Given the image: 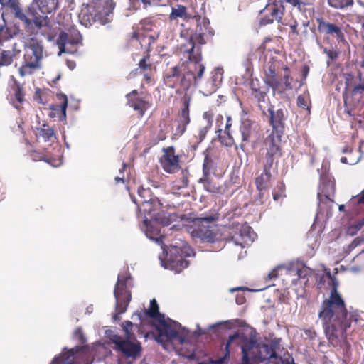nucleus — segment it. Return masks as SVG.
Here are the masks:
<instances>
[{
  "label": "nucleus",
  "mask_w": 364,
  "mask_h": 364,
  "mask_svg": "<svg viewBox=\"0 0 364 364\" xmlns=\"http://www.w3.org/2000/svg\"><path fill=\"white\" fill-rule=\"evenodd\" d=\"M206 43L202 33H196L189 38L188 45H182L181 50L186 54L188 61L181 66L171 68L164 77V84L176 89L180 93L187 91L193 84H197L203 76L205 67L202 63L201 46Z\"/></svg>",
  "instance_id": "f257e3e1"
},
{
  "label": "nucleus",
  "mask_w": 364,
  "mask_h": 364,
  "mask_svg": "<svg viewBox=\"0 0 364 364\" xmlns=\"http://www.w3.org/2000/svg\"><path fill=\"white\" fill-rule=\"evenodd\" d=\"M318 315L327 339L334 347L338 345L339 337L350 327L352 321L358 320L356 315L348 312L345 301L335 289L322 301Z\"/></svg>",
  "instance_id": "f03ea898"
},
{
  "label": "nucleus",
  "mask_w": 364,
  "mask_h": 364,
  "mask_svg": "<svg viewBox=\"0 0 364 364\" xmlns=\"http://www.w3.org/2000/svg\"><path fill=\"white\" fill-rule=\"evenodd\" d=\"M73 337L82 346H76L68 349L64 348L62 352L55 356L50 364H92L94 360V353L87 345L86 337L81 327L77 328Z\"/></svg>",
  "instance_id": "7ed1b4c3"
},
{
  "label": "nucleus",
  "mask_w": 364,
  "mask_h": 364,
  "mask_svg": "<svg viewBox=\"0 0 364 364\" xmlns=\"http://www.w3.org/2000/svg\"><path fill=\"white\" fill-rule=\"evenodd\" d=\"M132 38L139 41L141 47L146 46V54L141 58L138 63L136 72L143 75L144 80L147 84H154V77L156 67L151 60L150 52L152 50V44L155 43L156 38L152 35H144L134 31Z\"/></svg>",
  "instance_id": "20e7f679"
},
{
  "label": "nucleus",
  "mask_w": 364,
  "mask_h": 364,
  "mask_svg": "<svg viewBox=\"0 0 364 364\" xmlns=\"http://www.w3.org/2000/svg\"><path fill=\"white\" fill-rule=\"evenodd\" d=\"M132 287V277L129 272H125L118 275L114 289L117 311V313L113 316L114 320H120L119 315L127 311L129 304L132 300L130 289Z\"/></svg>",
  "instance_id": "39448f33"
},
{
  "label": "nucleus",
  "mask_w": 364,
  "mask_h": 364,
  "mask_svg": "<svg viewBox=\"0 0 364 364\" xmlns=\"http://www.w3.org/2000/svg\"><path fill=\"white\" fill-rule=\"evenodd\" d=\"M107 336L115 345L114 349L125 357L136 359L141 355V345L136 339H124L112 331L107 332Z\"/></svg>",
  "instance_id": "423d86ee"
},
{
  "label": "nucleus",
  "mask_w": 364,
  "mask_h": 364,
  "mask_svg": "<svg viewBox=\"0 0 364 364\" xmlns=\"http://www.w3.org/2000/svg\"><path fill=\"white\" fill-rule=\"evenodd\" d=\"M43 46L41 43L35 38H31L28 46V49L24 55V62L19 68V74L23 77L27 74H31L29 69H36L40 68V61L43 58Z\"/></svg>",
  "instance_id": "0eeeda50"
},
{
  "label": "nucleus",
  "mask_w": 364,
  "mask_h": 364,
  "mask_svg": "<svg viewBox=\"0 0 364 364\" xmlns=\"http://www.w3.org/2000/svg\"><path fill=\"white\" fill-rule=\"evenodd\" d=\"M138 194L141 198V200L139 202L141 210L144 212V213L148 214L150 218H154L155 220L159 222L163 225H168L171 223V219L169 217H166L165 215L161 216L160 213H156V208H154V206L160 205V203L156 200H153L149 198L150 197V190L144 188L143 187H139L138 188Z\"/></svg>",
  "instance_id": "6e6552de"
},
{
  "label": "nucleus",
  "mask_w": 364,
  "mask_h": 364,
  "mask_svg": "<svg viewBox=\"0 0 364 364\" xmlns=\"http://www.w3.org/2000/svg\"><path fill=\"white\" fill-rule=\"evenodd\" d=\"M156 328L158 331L156 341L159 343L171 342L177 338L180 343H183L184 339L179 337L178 327L180 324L170 318L165 317L156 321Z\"/></svg>",
  "instance_id": "1a4fd4ad"
},
{
  "label": "nucleus",
  "mask_w": 364,
  "mask_h": 364,
  "mask_svg": "<svg viewBox=\"0 0 364 364\" xmlns=\"http://www.w3.org/2000/svg\"><path fill=\"white\" fill-rule=\"evenodd\" d=\"M262 150L264 154L259 160L262 169L272 171L275 159L282 155L279 140L274 139L272 136H267L263 141Z\"/></svg>",
  "instance_id": "9d476101"
},
{
  "label": "nucleus",
  "mask_w": 364,
  "mask_h": 364,
  "mask_svg": "<svg viewBox=\"0 0 364 364\" xmlns=\"http://www.w3.org/2000/svg\"><path fill=\"white\" fill-rule=\"evenodd\" d=\"M282 82L277 77L276 67L273 63H269L264 70V82L274 90L286 91L292 90V77L289 73H284Z\"/></svg>",
  "instance_id": "9b49d317"
},
{
  "label": "nucleus",
  "mask_w": 364,
  "mask_h": 364,
  "mask_svg": "<svg viewBox=\"0 0 364 364\" xmlns=\"http://www.w3.org/2000/svg\"><path fill=\"white\" fill-rule=\"evenodd\" d=\"M284 12V6L282 1H274L268 4L264 9L261 10L260 26H266L272 23L274 21L283 23L282 21Z\"/></svg>",
  "instance_id": "f8f14e48"
},
{
  "label": "nucleus",
  "mask_w": 364,
  "mask_h": 364,
  "mask_svg": "<svg viewBox=\"0 0 364 364\" xmlns=\"http://www.w3.org/2000/svg\"><path fill=\"white\" fill-rule=\"evenodd\" d=\"M269 114V123L272 131L267 136H272L274 139H278L281 142V137L284 134L286 117L283 109H279L274 111V106L270 105L267 109Z\"/></svg>",
  "instance_id": "ddd939ff"
},
{
  "label": "nucleus",
  "mask_w": 364,
  "mask_h": 364,
  "mask_svg": "<svg viewBox=\"0 0 364 364\" xmlns=\"http://www.w3.org/2000/svg\"><path fill=\"white\" fill-rule=\"evenodd\" d=\"M164 154L160 159V164L164 171L168 173H175L179 171V156L175 154V148L172 146L163 149Z\"/></svg>",
  "instance_id": "4468645a"
},
{
  "label": "nucleus",
  "mask_w": 364,
  "mask_h": 364,
  "mask_svg": "<svg viewBox=\"0 0 364 364\" xmlns=\"http://www.w3.org/2000/svg\"><path fill=\"white\" fill-rule=\"evenodd\" d=\"M259 127L254 121L245 119L241 122L240 132L242 136V143L240 146L242 149L252 139H257L259 137Z\"/></svg>",
  "instance_id": "2eb2a0df"
},
{
  "label": "nucleus",
  "mask_w": 364,
  "mask_h": 364,
  "mask_svg": "<svg viewBox=\"0 0 364 364\" xmlns=\"http://www.w3.org/2000/svg\"><path fill=\"white\" fill-rule=\"evenodd\" d=\"M66 29L68 33L65 31L60 32L56 40L60 53H65V45L67 43L71 45H77L80 43L82 40L80 33L75 26H70Z\"/></svg>",
  "instance_id": "dca6fc26"
},
{
  "label": "nucleus",
  "mask_w": 364,
  "mask_h": 364,
  "mask_svg": "<svg viewBox=\"0 0 364 364\" xmlns=\"http://www.w3.org/2000/svg\"><path fill=\"white\" fill-rule=\"evenodd\" d=\"M320 191L318 193V198L323 202V198L330 202H333L336 192V183L333 178L329 176H321Z\"/></svg>",
  "instance_id": "f3484780"
},
{
  "label": "nucleus",
  "mask_w": 364,
  "mask_h": 364,
  "mask_svg": "<svg viewBox=\"0 0 364 364\" xmlns=\"http://www.w3.org/2000/svg\"><path fill=\"white\" fill-rule=\"evenodd\" d=\"M126 98L127 100V105L136 111L140 117H142L150 107V104L144 97L139 96L136 90L127 94Z\"/></svg>",
  "instance_id": "a211bd4d"
},
{
  "label": "nucleus",
  "mask_w": 364,
  "mask_h": 364,
  "mask_svg": "<svg viewBox=\"0 0 364 364\" xmlns=\"http://www.w3.org/2000/svg\"><path fill=\"white\" fill-rule=\"evenodd\" d=\"M250 87L252 96L256 100L259 109L264 113L262 104L266 103L267 100H268L267 90L262 89L263 87L261 86L260 82L257 78L251 79Z\"/></svg>",
  "instance_id": "6ab92c4d"
},
{
  "label": "nucleus",
  "mask_w": 364,
  "mask_h": 364,
  "mask_svg": "<svg viewBox=\"0 0 364 364\" xmlns=\"http://www.w3.org/2000/svg\"><path fill=\"white\" fill-rule=\"evenodd\" d=\"M215 220V218L212 216L196 218L193 222L196 228L191 231L192 236L202 240L203 234L204 235L209 228H214Z\"/></svg>",
  "instance_id": "aec40b11"
},
{
  "label": "nucleus",
  "mask_w": 364,
  "mask_h": 364,
  "mask_svg": "<svg viewBox=\"0 0 364 364\" xmlns=\"http://www.w3.org/2000/svg\"><path fill=\"white\" fill-rule=\"evenodd\" d=\"M58 100L60 102L59 105H53L50 106V112L49 117L51 118L58 117L61 121L66 119V109L68 107L67 96L63 93L56 95Z\"/></svg>",
  "instance_id": "412c9836"
},
{
  "label": "nucleus",
  "mask_w": 364,
  "mask_h": 364,
  "mask_svg": "<svg viewBox=\"0 0 364 364\" xmlns=\"http://www.w3.org/2000/svg\"><path fill=\"white\" fill-rule=\"evenodd\" d=\"M193 18L197 21V28H196L195 33H189V31L188 29H183V30H181V33H180L181 37L188 38V42L185 45L188 44L190 37L192 35H194L196 33H202L203 37L204 38V33L202 32L201 24H203L205 31L208 33V34L210 36H213L214 35V30L210 26V21L208 18H204L201 21V17L200 16H194Z\"/></svg>",
  "instance_id": "4be33fe9"
},
{
  "label": "nucleus",
  "mask_w": 364,
  "mask_h": 364,
  "mask_svg": "<svg viewBox=\"0 0 364 364\" xmlns=\"http://www.w3.org/2000/svg\"><path fill=\"white\" fill-rule=\"evenodd\" d=\"M318 30L320 33L334 36L338 40H343L344 35L339 26L334 23L318 18Z\"/></svg>",
  "instance_id": "5701e85b"
},
{
  "label": "nucleus",
  "mask_w": 364,
  "mask_h": 364,
  "mask_svg": "<svg viewBox=\"0 0 364 364\" xmlns=\"http://www.w3.org/2000/svg\"><path fill=\"white\" fill-rule=\"evenodd\" d=\"M255 183L258 191H267L271 186L272 178V171L262 169L260 173L257 171Z\"/></svg>",
  "instance_id": "b1692460"
},
{
  "label": "nucleus",
  "mask_w": 364,
  "mask_h": 364,
  "mask_svg": "<svg viewBox=\"0 0 364 364\" xmlns=\"http://www.w3.org/2000/svg\"><path fill=\"white\" fill-rule=\"evenodd\" d=\"M35 135L36 137H41L45 142L53 141L56 139L55 129L46 122L36 128Z\"/></svg>",
  "instance_id": "393cba45"
},
{
  "label": "nucleus",
  "mask_w": 364,
  "mask_h": 364,
  "mask_svg": "<svg viewBox=\"0 0 364 364\" xmlns=\"http://www.w3.org/2000/svg\"><path fill=\"white\" fill-rule=\"evenodd\" d=\"M182 101H183V107L178 112L176 119L178 120L179 122H183L189 124V123L191 122L190 113H189L190 112L189 107H190L191 97L186 94L183 97Z\"/></svg>",
  "instance_id": "a878e982"
},
{
  "label": "nucleus",
  "mask_w": 364,
  "mask_h": 364,
  "mask_svg": "<svg viewBox=\"0 0 364 364\" xmlns=\"http://www.w3.org/2000/svg\"><path fill=\"white\" fill-rule=\"evenodd\" d=\"M243 344L241 346L242 355H247L248 357H251L252 350L257 347V340L255 338H247L243 333H240V337Z\"/></svg>",
  "instance_id": "bb28decb"
},
{
  "label": "nucleus",
  "mask_w": 364,
  "mask_h": 364,
  "mask_svg": "<svg viewBox=\"0 0 364 364\" xmlns=\"http://www.w3.org/2000/svg\"><path fill=\"white\" fill-rule=\"evenodd\" d=\"M40 11L45 14H51L58 8V0H33Z\"/></svg>",
  "instance_id": "cd10ccee"
},
{
  "label": "nucleus",
  "mask_w": 364,
  "mask_h": 364,
  "mask_svg": "<svg viewBox=\"0 0 364 364\" xmlns=\"http://www.w3.org/2000/svg\"><path fill=\"white\" fill-rule=\"evenodd\" d=\"M177 18H181L187 21L191 18H194L193 16L188 14L186 7L181 4L177 5L176 7L172 8L169 15L171 20H175Z\"/></svg>",
  "instance_id": "c85d7f7f"
},
{
  "label": "nucleus",
  "mask_w": 364,
  "mask_h": 364,
  "mask_svg": "<svg viewBox=\"0 0 364 364\" xmlns=\"http://www.w3.org/2000/svg\"><path fill=\"white\" fill-rule=\"evenodd\" d=\"M29 154L31 158L35 161H44L53 166H58L60 164L58 159L46 155L43 153L39 152L38 151H30Z\"/></svg>",
  "instance_id": "c756f323"
},
{
  "label": "nucleus",
  "mask_w": 364,
  "mask_h": 364,
  "mask_svg": "<svg viewBox=\"0 0 364 364\" xmlns=\"http://www.w3.org/2000/svg\"><path fill=\"white\" fill-rule=\"evenodd\" d=\"M198 182L202 183L204 189L210 193H218L220 192V187L213 181L210 174L203 175Z\"/></svg>",
  "instance_id": "7c9ffc66"
},
{
  "label": "nucleus",
  "mask_w": 364,
  "mask_h": 364,
  "mask_svg": "<svg viewBox=\"0 0 364 364\" xmlns=\"http://www.w3.org/2000/svg\"><path fill=\"white\" fill-rule=\"evenodd\" d=\"M145 314L147 316L153 318L156 321L164 318V315L161 314L159 310V305L155 299L150 301V306L148 309L145 310Z\"/></svg>",
  "instance_id": "2f4dec72"
},
{
  "label": "nucleus",
  "mask_w": 364,
  "mask_h": 364,
  "mask_svg": "<svg viewBox=\"0 0 364 364\" xmlns=\"http://www.w3.org/2000/svg\"><path fill=\"white\" fill-rule=\"evenodd\" d=\"M240 337V333L235 332V333L230 335L228 337V340L225 344V353L223 357H221L215 360H214L213 363L214 364H224L226 360L229 358L230 356V347L231 343L236 339H238Z\"/></svg>",
  "instance_id": "473e14b6"
},
{
  "label": "nucleus",
  "mask_w": 364,
  "mask_h": 364,
  "mask_svg": "<svg viewBox=\"0 0 364 364\" xmlns=\"http://www.w3.org/2000/svg\"><path fill=\"white\" fill-rule=\"evenodd\" d=\"M283 25L289 26L290 28V31L289 32V40L293 41L294 43H301V38L300 36V33L298 29V22L296 21H294L291 23H282Z\"/></svg>",
  "instance_id": "72a5a7b5"
},
{
  "label": "nucleus",
  "mask_w": 364,
  "mask_h": 364,
  "mask_svg": "<svg viewBox=\"0 0 364 364\" xmlns=\"http://www.w3.org/2000/svg\"><path fill=\"white\" fill-rule=\"evenodd\" d=\"M122 328L125 333V338L124 339H132L134 340L136 339L134 335V328H137L138 326L136 324H134L130 321H126L122 323Z\"/></svg>",
  "instance_id": "f704fd0d"
},
{
  "label": "nucleus",
  "mask_w": 364,
  "mask_h": 364,
  "mask_svg": "<svg viewBox=\"0 0 364 364\" xmlns=\"http://www.w3.org/2000/svg\"><path fill=\"white\" fill-rule=\"evenodd\" d=\"M14 92V95L18 105L22 104L24 102V92L23 86L16 80L14 82L11 87Z\"/></svg>",
  "instance_id": "c9c22d12"
},
{
  "label": "nucleus",
  "mask_w": 364,
  "mask_h": 364,
  "mask_svg": "<svg viewBox=\"0 0 364 364\" xmlns=\"http://www.w3.org/2000/svg\"><path fill=\"white\" fill-rule=\"evenodd\" d=\"M181 177L174 181V187L177 189L187 188L189 183V172L188 170H182Z\"/></svg>",
  "instance_id": "e433bc0d"
},
{
  "label": "nucleus",
  "mask_w": 364,
  "mask_h": 364,
  "mask_svg": "<svg viewBox=\"0 0 364 364\" xmlns=\"http://www.w3.org/2000/svg\"><path fill=\"white\" fill-rule=\"evenodd\" d=\"M328 4L336 9H343L353 5L354 0H326Z\"/></svg>",
  "instance_id": "4c0bfd02"
},
{
  "label": "nucleus",
  "mask_w": 364,
  "mask_h": 364,
  "mask_svg": "<svg viewBox=\"0 0 364 364\" xmlns=\"http://www.w3.org/2000/svg\"><path fill=\"white\" fill-rule=\"evenodd\" d=\"M223 69L216 68L212 73L211 76V90H215L218 86L220 85L223 79Z\"/></svg>",
  "instance_id": "58836bf2"
},
{
  "label": "nucleus",
  "mask_w": 364,
  "mask_h": 364,
  "mask_svg": "<svg viewBox=\"0 0 364 364\" xmlns=\"http://www.w3.org/2000/svg\"><path fill=\"white\" fill-rule=\"evenodd\" d=\"M176 122L177 123L175 132H173L171 135V139L172 140H176L180 136H181L186 132L187 126L188 124L185 123L183 122H179L178 120L176 119Z\"/></svg>",
  "instance_id": "ea45409f"
},
{
  "label": "nucleus",
  "mask_w": 364,
  "mask_h": 364,
  "mask_svg": "<svg viewBox=\"0 0 364 364\" xmlns=\"http://www.w3.org/2000/svg\"><path fill=\"white\" fill-rule=\"evenodd\" d=\"M214 166L213 160L206 154L204 157L203 164V175H209L211 173Z\"/></svg>",
  "instance_id": "a19ab883"
},
{
  "label": "nucleus",
  "mask_w": 364,
  "mask_h": 364,
  "mask_svg": "<svg viewBox=\"0 0 364 364\" xmlns=\"http://www.w3.org/2000/svg\"><path fill=\"white\" fill-rule=\"evenodd\" d=\"M203 236L202 241L210 243L215 242L217 240V233L215 232V227L209 228L204 235L203 234Z\"/></svg>",
  "instance_id": "79ce46f5"
},
{
  "label": "nucleus",
  "mask_w": 364,
  "mask_h": 364,
  "mask_svg": "<svg viewBox=\"0 0 364 364\" xmlns=\"http://www.w3.org/2000/svg\"><path fill=\"white\" fill-rule=\"evenodd\" d=\"M352 97L358 96V100L364 97V82H360L355 85L351 92Z\"/></svg>",
  "instance_id": "37998d69"
},
{
  "label": "nucleus",
  "mask_w": 364,
  "mask_h": 364,
  "mask_svg": "<svg viewBox=\"0 0 364 364\" xmlns=\"http://www.w3.org/2000/svg\"><path fill=\"white\" fill-rule=\"evenodd\" d=\"M222 132L221 129H219L217 132H218V136L219 138V141L223 145L225 146H232L235 144V140L231 139L230 137H228L226 135H221L220 133Z\"/></svg>",
  "instance_id": "c03bdc74"
},
{
  "label": "nucleus",
  "mask_w": 364,
  "mask_h": 364,
  "mask_svg": "<svg viewBox=\"0 0 364 364\" xmlns=\"http://www.w3.org/2000/svg\"><path fill=\"white\" fill-rule=\"evenodd\" d=\"M0 59L2 66H7L11 64L13 61L12 57L6 51H3L0 55Z\"/></svg>",
  "instance_id": "a18cd8bd"
},
{
  "label": "nucleus",
  "mask_w": 364,
  "mask_h": 364,
  "mask_svg": "<svg viewBox=\"0 0 364 364\" xmlns=\"http://www.w3.org/2000/svg\"><path fill=\"white\" fill-rule=\"evenodd\" d=\"M213 116H214V113L211 110L205 112L203 113V119H205L206 121L205 126L209 127H212Z\"/></svg>",
  "instance_id": "49530a36"
},
{
  "label": "nucleus",
  "mask_w": 364,
  "mask_h": 364,
  "mask_svg": "<svg viewBox=\"0 0 364 364\" xmlns=\"http://www.w3.org/2000/svg\"><path fill=\"white\" fill-rule=\"evenodd\" d=\"M176 267L177 268L178 272H180L185 268H187L189 265V262L183 258L177 259L176 261Z\"/></svg>",
  "instance_id": "de8ad7c7"
},
{
  "label": "nucleus",
  "mask_w": 364,
  "mask_h": 364,
  "mask_svg": "<svg viewBox=\"0 0 364 364\" xmlns=\"http://www.w3.org/2000/svg\"><path fill=\"white\" fill-rule=\"evenodd\" d=\"M0 4L3 6H8L13 9H16L18 8L17 0H0Z\"/></svg>",
  "instance_id": "09e8293b"
},
{
  "label": "nucleus",
  "mask_w": 364,
  "mask_h": 364,
  "mask_svg": "<svg viewBox=\"0 0 364 364\" xmlns=\"http://www.w3.org/2000/svg\"><path fill=\"white\" fill-rule=\"evenodd\" d=\"M352 154H349L348 156L341 157V162L343 164H350V165L355 164L358 161V159L356 158H353Z\"/></svg>",
  "instance_id": "8fccbe9b"
},
{
  "label": "nucleus",
  "mask_w": 364,
  "mask_h": 364,
  "mask_svg": "<svg viewBox=\"0 0 364 364\" xmlns=\"http://www.w3.org/2000/svg\"><path fill=\"white\" fill-rule=\"evenodd\" d=\"M264 347L266 348L267 353L269 355V358H277V353L274 345H271L270 346L268 345H264Z\"/></svg>",
  "instance_id": "3c124183"
},
{
  "label": "nucleus",
  "mask_w": 364,
  "mask_h": 364,
  "mask_svg": "<svg viewBox=\"0 0 364 364\" xmlns=\"http://www.w3.org/2000/svg\"><path fill=\"white\" fill-rule=\"evenodd\" d=\"M296 102H297L298 107H301L303 109H309L308 103H307V100H306V98L304 95H299L297 97Z\"/></svg>",
  "instance_id": "603ef678"
},
{
  "label": "nucleus",
  "mask_w": 364,
  "mask_h": 364,
  "mask_svg": "<svg viewBox=\"0 0 364 364\" xmlns=\"http://www.w3.org/2000/svg\"><path fill=\"white\" fill-rule=\"evenodd\" d=\"M323 53L327 55L328 58L331 60H336L338 56V53L336 50H330L326 48H323Z\"/></svg>",
  "instance_id": "864d4df0"
},
{
  "label": "nucleus",
  "mask_w": 364,
  "mask_h": 364,
  "mask_svg": "<svg viewBox=\"0 0 364 364\" xmlns=\"http://www.w3.org/2000/svg\"><path fill=\"white\" fill-rule=\"evenodd\" d=\"M166 139V132L162 129L159 132L156 138L154 140L153 144H157L159 141H164Z\"/></svg>",
  "instance_id": "5fc2aeb1"
},
{
  "label": "nucleus",
  "mask_w": 364,
  "mask_h": 364,
  "mask_svg": "<svg viewBox=\"0 0 364 364\" xmlns=\"http://www.w3.org/2000/svg\"><path fill=\"white\" fill-rule=\"evenodd\" d=\"M210 128H211V127H209L205 126L204 127L201 128V129L199 130V132H198V138H199V139H200V141H202L205 139V136H206V134H207L208 132L209 131V129H210Z\"/></svg>",
  "instance_id": "6e6d98bb"
},
{
  "label": "nucleus",
  "mask_w": 364,
  "mask_h": 364,
  "mask_svg": "<svg viewBox=\"0 0 364 364\" xmlns=\"http://www.w3.org/2000/svg\"><path fill=\"white\" fill-rule=\"evenodd\" d=\"M304 333L311 340H314L317 336V333L314 328L305 329Z\"/></svg>",
  "instance_id": "4d7b16f0"
},
{
  "label": "nucleus",
  "mask_w": 364,
  "mask_h": 364,
  "mask_svg": "<svg viewBox=\"0 0 364 364\" xmlns=\"http://www.w3.org/2000/svg\"><path fill=\"white\" fill-rule=\"evenodd\" d=\"M256 358H257L256 355H252L251 357H248L246 354L245 355H242L241 364H252L250 363V360L251 359H256Z\"/></svg>",
  "instance_id": "13d9d810"
},
{
  "label": "nucleus",
  "mask_w": 364,
  "mask_h": 364,
  "mask_svg": "<svg viewBox=\"0 0 364 364\" xmlns=\"http://www.w3.org/2000/svg\"><path fill=\"white\" fill-rule=\"evenodd\" d=\"M271 41H272L271 38L267 37L264 40L263 43H262L261 46H260V49H262L263 51L267 50V51L270 52L271 49L267 48V43L270 42Z\"/></svg>",
  "instance_id": "bf43d9fd"
},
{
  "label": "nucleus",
  "mask_w": 364,
  "mask_h": 364,
  "mask_svg": "<svg viewBox=\"0 0 364 364\" xmlns=\"http://www.w3.org/2000/svg\"><path fill=\"white\" fill-rule=\"evenodd\" d=\"M268 197V193L265 195V191H259L258 198L256 201L262 204L264 203V198Z\"/></svg>",
  "instance_id": "052dcab7"
},
{
  "label": "nucleus",
  "mask_w": 364,
  "mask_h": 364,
  "mask_svg": "<svg viewBox=\"0 0 364 364\" xmlns=\"http://www.w3.org/2000/svg\"><path fill=\"white\" fill-rule=\"evenodd\" d=\"M232 127V119L230 117H228L224 133H228V131H230V127Z\"/></svg>",
  "instance_id": "680f3d73"
},
{
  "label": "nucleus",
  "mask_w": 364,
  "mask_h": 364,
  "mask_svg": "<svg viewBox=\"0 0 364 364\" xmlns=\"http://www.w3.org/2000/svg\"><path fill=\"white\" fill-rule=\"evenodd\" d=\"M278 277L277 270L276 269H272L267 275V279L271 280L276 279Z\"/></svg>",
  "instance_id": "e2e57ef3"
},
{
  "label": "nucleus",
  "mask_w": 364,
  "mask_h": 364,
  "mask_svg": "<svg viewBox=\"0 0 364 364\" xmlns=\"http://www.w3.org/2000/svg\"><path fill=\"white\" fill-rule=\"evenodd\" d=\"M355 198L357 199L358 204H364V189L355 197Z\"/></svg>",
  "instance_id": "0e129e2a"
},
{
  "label": "nucleus",
  "mask_w": 364,
  "mask_h": 364,
  "mask_svg": "<svg viewBox=\"0 0 364 364\" xmlns=\"http://www.w3.org/2000/svg\"><path fill=\"white\" fill-rule=\"evenodd\" d=\"M309 272V269L304 267L301 269H298L297 274L299 277H304Z\"/></svg>",
  "instance_id": "69168bd1"
},
{
  "label": "nucleus",
  "mask_w": 364,
  "mask_h": 364,
  "mask_svg": "<svg viewBox=\"0 0 364 364\" xmlns=\"http://www.w3.org/2000/svg\"><path fill=\"white\" fill-rule=\"evenodd\" d=\"M106 6L109 10L112 11L115 7V3L113 0H108L106 2Z\"/></svg>",
  "instance_id": "338daca9"
},
{
  "label": "nucleus",
  "mask_w": 364,
  "mask_h": 364,
  "mask_svg": "<svg viewBox=\"0 0 364 364\" xmlns=\"http://www.w3.org/2000/svg\"><path fill=\"white\" fill-rule=\"evenodd\" d=\"M344 154H353V149L349 146H345L342 150Z\"/></svg>",
  "instance_id": "774afa93"
}]
</instances>
